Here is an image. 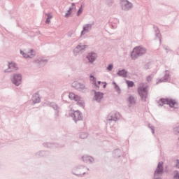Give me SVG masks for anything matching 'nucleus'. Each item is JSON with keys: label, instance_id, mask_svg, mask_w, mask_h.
I'll return each instance as SVG.
<instances>
[{"label": "nucleus", "instance_id": "nucleus-1", "mask_svg": "<svg viewBox=\"0 0 179 179\" xmlns=\"http://www.w3.org/2000/svg\"><path fill=\"white\" fill-rule=\"evenodd\" d=\"M144 54H146V48L136 46L133 49V51L131 52L130 57L131 59L135 61V59H138L139 57H142Z\"/></svg>", "mask_w": 179, "mask_h": 179}, {"label": "nucleus", "instance_id": "nucleus-2", "mask_svg": "<svg viewBox=\"0 0 179 179\" xmlns=\"http://www.w3.org/2000/svg\"><path fill=\"white\" fill-rule=\"evenodd\" d=\"M86 170H89V168H86L83 165H78L72 169L71 173L76 177H83L86 174Z\"/></svg>", "mask_w": 179, "mask_h": 179}, {"label": "nucleus", "instance_id": "nucleus-3", "mask_svg": "<svg viewBox=\"0 0 179 179\" xmlns=\"http://www.w3.org/2000/svg\"><path fill=\"white\" fill-rule=\"evenodd\" d=\"M159 101H161L162 104H167L169 106V107H171V108H178V103L173 99L161 98Z\"/></svg>", "mask_w": 179, "mask_h": 179}, {"label": "nucleus", "instance_id": "nucleus-4", "mask_svg": "<svg viewBox=\"0 0 179 179\" xmlns=\"http://www.w3.org/2000/svg\"><path fill=\"white\" fill-rule=\"evenodd\" d=\"M71 87H73V89H76V90H78V92H82L83 93H87V92H89V89L86 87L83 83L78 81H74L72 83Z\"/></svg>", "mask_w": 179, "mask_h": 179}, {"label": "nucleus", "instance_id": "nucleus-5", "mask_svg": "<svg viewBox=\"0 0 179 179\" xmlns=\"http://www.w3.org/2000/svg\"><path fill=\"white\" fill-rule=\"evenodd\" d=\"M138 93L141 97L142 101L146 102V99H148V86L143 87L140 86L138 87Z\"/></svg>", "mask_w": 179, "mask_h": 179}, {"label": "nucleus", "instance_id": "nucleus-6", "mask_svg": "<svg viewBox=\"0 0 179 179\" xmlns=\"http://www.w3.org/2000/svg\"><path fill=\"white\" fill-rule=\"evenodd\" d=\"M120 8L124 12H128L134 8V4L128 0H120Z\"/></svg>", "mask_w": 179, "mask_h": 179}, {"label": "nucleus", "instance_id": "nucleus-7", "mask_svg": "<svg viewBox=\"0 0 179 179\" xmlns=\"http://www.w3.org/2000/svg\"><path fill=\"white\" fill-rule=\"evenodd\" d=\"M70 117H73V120L76 124L78 121H82L83 120V117L82 116V113L79 110H76L74 112H71L69 113Z\"/></svg>", "mask_w": 179, "mask_h": 179}, {"label": "nucleus", "instance_id": "nucleus-8", "mask_svg": "<svg viewBox=\"0 0 179 179\" xmlns=\"http://www.w3.org/2000/svg\"><path fill=\"white\" fill-rule=\"evenodd\" d=\"M12 83L15 86H19L22 84V74L15 73L13 74V78H11Z\"/></svg>", "mask_w": 179, "mask_h": 179}, {"label": "nucleus", "instance_id": "nucleus-9", "mask_svg": "<svg viewBox=\"0 0 179 179\" xmlns=\"http://www.w3.org/2000/svg\"><path fill=\"white\" fill-rule=\"evenodd\" d=\"M49 107H51L53 108V110L55 111V119L58 118L59 117V111H61V107L57 104L55 102H50L49 103Z\"/></svg>", "mask_w": 179, "mask_h": 179}, {"label": "nucleus", "instance_id": "nucleus-10", "mask_svg": "<svg viewBox=\"0 0 179 179\" xmlns=\"http://www.w3.org/2000/svg\"><path fill=\"white\" fill-rule=\"evenodd\" d=\"M121 118V115L118 112H113L108 115V121H118Z\"/></svg>", "mask_w": 179, "mask_h": 179}, {"label": "nucleus", "instance_id": "nucleus-11", "mask_svg": "<svg viewBox=\"0 0 179 179\" xmlns=\"http://www.w3.org/2000/svg\"><path fill=\"white\" fill-rule=\"evenodd\" d=\"M86 48H87V45H82V43H80L75 48V49L73 50V52L74 55H77L78 54H79V52L85 51Z\"/></svg>", "mask_w": 179, "mask_h": 179}, {"label": "nucleus", "instance_id": "nucleus-12", "mask_svg": "<svg viewBox=\"0 0 179 179\" xmlns=\"http://www.w3.org/2000/svg\"><path fill=\"white\" fill-rule=\"evenodd\" d=\"M86 58L90 64H93L94 61H96V58H97V53L94 52H90L87 54Z\"/></svg>", "mask_w": 179, "mask_h": 179}, {"label": "nucleus", "instance_id": "nucleus-13", "mask_svg": "<svg viewBox=\"0 0 179 179\" xmlns=\"http://www.w3.org/2000/svg\"><path fill=\"white\" fill-rule=\"evenodd\" d=\"M92 92L94 93V99L95 101L100 103V101H101V99L104 96V94L103 92H96V90H93Z\"/></svg>", "mask_w": 179, "mask_h": 179}, {"label": "nucleus", "instance_id": "nucleus-14", "mask_svg": "<svg viewBox=\"0 0 179 179\" xmlns=\"http://www.w3.org/2000/svg\"><path fill=\"white\" fill-rule=\"evenodd\" d=\"M93 27V24H86L83 26V30L81 31V36H85L86 33H90L92 30V27Z\"/></svg>", "mask_w": 179, "mask_h": 179}, {"label": "nucleus", "instance_id": "nucleus-15", "mask_svg": "<svg viewBox=\"0 0 179 179\" xmlns=\"http://www.w3.org/2000/svg\"><path fill=\"white\" fill-rule=\"evenodd\" d=\"M17 67L16 66L15 63L9 62L8 65V69L4 70V72H13V71H17Z\"/></svg>", "mask_w": 179, "mask_h": 179}, {"label": "nucleus", "instance_id": "nucleus-16", "mask_svg": "<svg viewBox=\"0 0 179 179\" xmlns=\"http://www.w3.org/2000/svg\"><path fill=\"white\" fill-rule=\"evenodd\" d=\"M36 64H38L40 66H45V64L48 62V59L38 58L35 61Z\"/></svg>", "mask_w": 179, "mask_h": 179}, {"label": "nucleus", "instance_id": "nucleus-17", "mask_svg": "<svg viewBox=\"0 0 179 179\" xmlns=\"http://www.w3.org/2000/svg\"><path fill=\"white\" fill-rule=\"evenodd\" d=\"M35 157H44L45 156H48V152L45 150H41L38 152H35L34 154Z\"/></svg>", "mask_w": 179, "mask_h": 179}, {"label": "nucleus", "instance_id": "nucleus-18", "mask_svg": "<svg viewBox=\"0 0 179 179\" xmlns=\"http://www.w3.org/2000/svg\"><path fill=\"white\" fill-rule=\"evenodd\" d=\"M82 159L85 163H94V158L89 156V155H85L82 157Z\"/></svg>", "mask_w": 179, "mask_h": 179}, {"label": "nucleus", "instance_id": "nucleus-19", "mask_svg": "<svg viewBox=\"0 0 179 179\" xmlns=\"http://www.w3.org/2000/svg\"><path fill=\"white\" fill-rule=\"evenodd\" d=\"M31 100L34 104H37V103H40V101H41V99L40 98L38 93L34 94Z\"/></svg>", "mask_w": 179, "mask_h": 179}, {"label": "nucleus", "instance_id": "nucleus-20", "mask_svg": "<svg viewBox=\"0 0 179 179\" xmlns=\"http://www.w3.org/2000/svg\"><path fill=\"white\" fill-rule=\"evenodd\" d=\"M118 76H121L122 78H127L128 76V71L125 69L119 70L117 73Z\"/></svg>", "mask_w": 179, "mask_h": 179}, {"label": "nucleus", "instance_id": "nucleus-21", "mask_svg": "<svg viewBox=\"0 0 179 179\" xmlns=\"http://www.w3.org/2000/svg\"><path fill=\"white\" fill-rule=\"evenodd\" d=\"M45 148H48L49 149H54L58 148V144L55 143H46L44 144Z\"/></svg>", "mask_w": 179, "mask_h": 179}, {"label": "nucleus", "instance_id": "nucleus-22", "mask_svg": "<svg viewBox=\"0 0 179 179\" xmlns=\"http://www.w3.org/2000/svg\"><path fill=\"white\" fill-rule=\"evenodd\" d=\"M113 153L115 159H118V157H121V156H122V151H121L120 149L115 150Z\"/></svg>", "mask_w": 179, "mask_h": 179}, {"label": "nucleus", "instance_id": "nucleus-23", "mask_svg": "<svg viewBox=\"0 0 179 179\" xmlns=\"http://www.w3.org/2000/svg\"><path fill=\"white\" fill-rule=\"evenodd\" d=\"M169 79H171V76H170V73L168 70L164 71V80L165 82H169Z\"/></svg>", "mask_w": 179, "mask_h": 179}, {"label": "nucleus", "instance_id": "nucleus-24", "mask_svg": "<svg viewBox=\"0 0 179 179\" xmlns=\"http://www.w3.org/2000/svg\"><path fill=\"white\" fill-rule=\"evenodd\" d=\"M155 36L157 37V38L159 39V43H162V35L160 34V31L159 30V28H157L155 29Z\"/></svg>", "mask_w": 179, "mask_h": 179}, {"label": "nucleus", "instance_id": "nucleus-25", "mask_svg": "<svg viewBox=\"0 0 179 179\" xmlns=\"http://www.w3.org/2000/svg\"><path fill=\"white\" fill-rule=\"evenodd\" d=\"M27 55H29V58H33V57H36V52H34V50L31 49L30 52H27Z\"/></svg>", "mask_w": 179, "mask_h": 179}, {"label": "nucleus", "instance_id": "nucleus-26", "mask_svg": "<svg viewBox=\"0 0 179 179\" xmlns=\"http://www.w3.org/2000/svg\"><path fill=\"white\" fill-rule=\"evenodd\" d=\"M113 85H114V89L116 90V92H117V93H120V92H121V88H120L118 85H117L115 81L113 82Z\"/></svg>", "mask_w": 179, "mask_h": 179}, {"label": "nucleus", "instance_id": "nucleus-27", "mask_svg": "<svg viewBox=\"0 0 179 179\" xmlns=\"http://www.w3.org/2000/svg\"><path fill=\"white\" fill-rule=\"evenodd\" d=\"M126 83L128 87H134V86H135V83H134V81L127 80Z\"/></svg>", "mask_w": 179, "mask_h": 179}, {"label": "nucleus", "instance_id": "nucleus-28", "mask_svg": "<svg viewBox=\"0 0 179 179\" xmlns=\"http://www.w3.org/2000/svg\"><path fill=\"white\" fill-rule=\"evenodd\" d=\"M128 101H129V103H130V104H135V103H136L135 98L132 96H130L129 97Z\"/></svg>", "mask_w": 179, "mask_h": 179}, {"label": "nucleus", "instance_id": "nucleus-29", "mask_svg": "<svg viewBox=\"0 0 179 179\" xmlns=\"http://www.w3.org/2000/svg\"><path fill=\"white\" fill-rule=\"evenodd\" d=\"M83 12V5H81L78 10L77 11V16H80Z\"/></svg>", "mask_w": 179, "mask_h": 179}, {"label": "nucleus", "instance_id": "nucleus-30", "mask_svg": "<svg viewBox=\"0 0 179 179\" xmlns=\"http://www.w3.org/2000/svg\"><path fill=\"white\" fill-rule=\"evenodd\" d=\"M78 106L80 107H82L83 108H85V101L82 99L81 101L77 102Z\"/></svg>", "mask_w": 179, "mask_h": 179}, {"label": "nucleus", "instance_id": "nucleus-31", "mask_svg": "<svg viewBox=\"0 0 179 179\" xmlns=\"http://www.w3.org/2000/svg\"><path fill=\"white\" fill-rule=\"evenodd\" d=\"M73 9H76V4H75V3H71V6L69 7V10L72 12Z\"/></svg>", "mask_w": 179, "mask_h": 179}, {"label": "nucleus", "instance_id": "nucleus-32", "mask_svg": "<svg viewBox=\"0 0 179 179\" xmlns=\"http://www.w3.org/2000/svg\"><path fill=\"white\" fill-rule=\"evenodd\" d=\"M113 68H114V65H113V64H110L107 66L106 69L108 71V72H111V71H113Z\"/></svg>", "mask_w": 179, "mask_h": 179}, {"label": "nucleus", "instance_id": "nucleus-33", "mask_svg": "<svg viewBox=\"0 0 179 179\" xmlns=\"http://www.w3.org/2000/svg\"><path fill=\"white\" fill-rule=\"evenodd\" d=\"M89 135L87 134V133H82L80 135V138L81 139H86V138Z\"/></svg>", "mask_w": 179, "mask_h": 179}, {"label": "nucleus", "instance_id": "nucleus-34", "mask_svg": "<svg viewBox=\"0 0 179 179\" xmlns=\"http://www.w3.org/2000/svg\"><path fill=\"white\" fill-rule=\"evenodd\" d=\"M20 54L24 57V58H29L30 56L27 55V53L24 52L23 50H20Z\"/></svg>", "mask_w": 179, "mask_h": 179}, {"label": "nucleus", "instance_id": "nucleus-35", "mask_svg": "<svg viewBox=\"0 0 179 179\" xmlns=\"http://www.w3.org/2000/svg\"><path fill=\"white\" fill-rule=\"evenodd\" d=\"M76 96V94H75L73 93H69V94L68 95V97L70 98L71 100H74Z\"/></svg>", "mask_w": 179, "mask_h": 179}, {"label": "nucleus", "instance_id": "nucleus-36", "mask_svg": "<svg viewBox=\"0 0 179 179\" xmlns=\"http://www.w3.org/2000/svg\"><path fill=\"white\" fill-rule=\"evenodd\" d=\"M74 100L75 101H76L77 103H78V101H80L81 100H83L82 97L76 95V96L74 97Z\"/></svg>", "mask_w": 179, "mask_h": 179}, {"label": "nucleus", "instance_id": "nucleus-37", "mask_svg": "<svg viewBox=\"0 0 179 179\" xmlns=\"http://www.w3.org/2000/svg\"><path fill=\"white\" fill-rule=\"evenodd\" d=\"M173 132L177 135V134H179V126H176L173 128Z\"/></svg>", "mask_w": 179, "mask_h": 179}, {"label": "nucleus", "instance_id": "nucleus-38", "mask_svg": "<svg viewBox=\"0 0 179 179\" xmlns=\"http://www.w3.org/2000/svg\"><path fill=\"white\" fill-rule=\"evenodd\" d=\"M47 16H48V17L46 18L45 23H47L48 24L51 22V20L50 19H51V17H52V16H49L48 14H47Z\"/></svg>", "mask_w": 179, "mask_h": 179}, {"label": "nucleus", "instance_id": "nucleus-39", "mask_svg": "<svg viewBox=\"0 0 179 179\" xmlns=\"http://www.w3.org/2000/svg\"><path fill=\"white\" fill-rule=\"evenodd\" d=\"M73 34H75V31H69L67 34L69 37H72V36H73Z\"/></svg>", "mask_w": 179, "mask_h": 179}, {"label": "nucleus", "instance_id": "nucleus-40", "mask_svg": "<svg viewBox=\"0 0 179 179\" xmlns=\"http://www.w3.org/2000/svg\"><path fill=\"white\" fill-rule=\"evenodd\" d=\"M72 11H71L70 10H68L66 13L64 15V17H69V15H71Z\"/></svg>", "mask_w": 179, "mask_h": 179}, {"label": "nucleus", "instance_id": "nucleus-41", "mask_svg": "<svg viewBox=\"0 0 179 179\" xmlns=\"http://www.w3.org/2000/svg\"><path fill=\"white\" fill-rule=\"evenodd\" d=\"M149 128H150L151 131H152V134H155V127L153 126H150V124H148Z\"/></svg>", "mask_w": 179, "mask_h": 179}, {"label": "nucleus", "instance_id": "nucleus-42", "mask_svg": "<svg viewBox=\"0 0 179 179\" xmlns=\"http://www.w3.org/2000/svg\"><path fill=\"white\" fill-rule=\"evenodd\" d=\"M162 82H166L164 78H160L157 83L156 85H159V83H162Z\"/></svg>", "mask_w": 179, "mask_h": 179}, {"label": "nucleus", "instance_id": "nucleus-43", "mask_svg": "<svg viewBox=\"0 0 179 179\" xmlns=\"http://www.w3.org/2000/svg\"><path fill=\"white\" fill-rule=\"evenodd\" d=\"M107 1V3L108 5H109V6H111L113 5V0H106Z\"/></svg>", "mask_w": 179, "mask_h": 179}, {"label": "nucleus", "instance_id": "nucleus-44", "mask_svg": "<svg viewBox=\"0 0 179 179\" xmlns=\"http://www.w3.org/2000/svg\"><path fill=\"white\" fill-rule=\"evenodd\" d=\"M90 78L91 79H92V81H93V82H96V77H94V76H92V75H90Z\"/></svg>", "mask_w": 179, "mask_h": 179}, {"label": "nucleus", "instance_id": "nucleus-45", "mask_svg": "<svg viewBox=\"0 0 179 179\" xmlns=\"http://www.w3.org/2000/svg\"><path fill=\"white\" fill-rule=\"evenodd\" d=\"M147 82H152V76H148L146 78Z\"/></svg>", "mask_w": 179, "mask_h": 179}, {"label": "nucleus", "instance_id": "nucleus-46", "mask_svg": "<svg viewBox=\"0 0 179 179\" xmlns=\"http://www.w3.org/2000/svg\"><path fill=\"white\" fill-rule=\"evenodd\" d=\"M100 83H101V81H98V84L96 83V81L94 82V85H95V87H97L99 89V87H100L99 86V85H100Z\"/></svg>", "mask_w": 179, "mask_h": 179}, {"label": "nucleus", "instance_id": "nucleus-47", "mask_svg": "<svg viewBox=\"0 0 179 179\" xmlns=\"http://www.w3.org/2000/svg\"><path fill=\"white\" fill-rule=\"evenodd\" d=\"M164 50H166V53H168L169 51H171V50L169 49V47H167V46H164Z\"/></svg>", "mask_w": 179, "mask_h": 179}, {"label": "nucleus", "instance_id": "nucleus-48", "mask_svg": "<svg viewBox=\"0 0 179 179\" xmlns=\"http://www.w3.org/2000/svg\"><path fill=\"white\" fill-rule=\"evenodd\" d=\"M176 167H177V169H179V160L178 159L176 160Z\"/></svg>", "mask_w": 179, "mask_h": 179}, {"label": "nucleus", "instance_id": "nucleus-49", "mask_svg": "<svg viewBox=\"0 0 179 179\" xmlns=\"http://www.w3.org/2000/svg\"><path fill=\"white\" fill-rule=\"evenodd\" d=\"M104 83V85H103V89H106V87H107V83Z\"/></svg>", "mask_w": 179, "mask_h": 179}, {"label": "nucleus", "instance_id": "nucleus-50", "mask_svg": "<svg viewBox=\"0 0 179 179\" xmlns=\"http://www.w3.org/2000/svg\"><path fill=\"white\" fill-rule=\"evenodd\" d=\"M65 94H66L64 93V94H63L62 95V99L63 100V101H65V99H64V97Z\"/></svg>", "mask_w": 179, "mask_h": 179}, {"label": "nucleus", "instance_id": "nucleus-51", "mask_svg": "<svg viewBox=\"0 0 179 179\" xmlns=\"http://www.w3.org/2000/svg\"><path fill=\"white\" fill-rule=\"evenodd\" d=\"M175 178H178L179 179V174L178 173H176L175 175Z\"/></svg>", "mask_w": 179, "mask_h": 179}, {"label": "nucleus", "instance_id": "nucleus-52", "mask_svg": "<svg viewBox=\"0 0 179 179\" xmlns=\"http://www.w3.org/2000/svg\"><path fill=\"white\" fill-rule=\"evenodd\" d=\"M159 106H163V104H159Z\"/></svg>", "mask_w": 179, "mask_h": 179}, {"label": "nucleus", "instance_id": "nucleus-53", "mask_svg": "<svg viewBox=\"0 0 179 179\" xmlns=\"http://www.w3.org/2000/svg\"><path fill=\"white\" fill-rule=\"evenodd\" d=\"M71 1H73V0H71Z\"/></svg>", "mask_w": 179, "mask_h": 179}]
</instances>
